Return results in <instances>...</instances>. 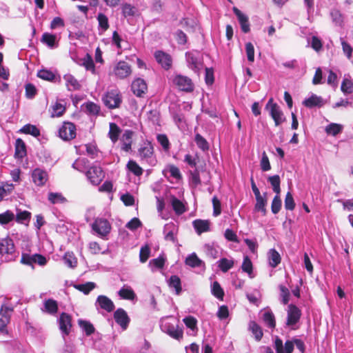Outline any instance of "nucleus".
<instances>
[{"label": "nucleus", "instance_id": "obj_1", "mask_svg": "<svg viewBox=\"0 0 353 353\" xmlns=\"http://www.w3.org/2000/svg\"><path fill=\"white\" fill-rule=\"evenodd\" d=\"M160 327L163 332L174 339L180 340L183 338V332L179 327V320L172 316L162 318Z\"/></svg>", "mask_w": 353, "mask_h": 353}, {"label": "nucleus", "instance_id": "obj_2", "mask_svg": "<svg viewBox=\"0 0 353 353\" xmlns=\"http://www.w3.org/2000/svg\"><path fill=\"white\" fill-rule=\"evenodd\" d=\"M294 345L296 346L297 349L303 353L305 351L304 342L299 339H292V340H288L283 345V341L279 337L276 336L274 341V347L276 353H292Z\"/></svg>", "mask_w": 353, "mask_h": 353}, {"label": "nucleus", "instance_id": "obj_3", "mask_svg": "<svg viewBox=\"0 0 353 353\" xmlns=\"http://www.w3.org/2000/svg\"><path fill=\"white\" fill-rule=\"evenodd\" d=\"M138 154L142 164H146L152 167L157 163V159L154 152V147L150 141H146L143 143L138 150Z\"/></svg>", "mask_w": 353, "mask_h": 353}, {"label": "nucleus", "instance_id": "obj_4", "mask_svg": "<svg viewBox=\"0 0 353 353\" xmlns=\"http://www.w3.org/2000/svg\"><path fill=\"white\" fill-rule=\"evenodd\" d=\"M0 256L3 261L8 262L16 258V248L13 240L10 237L0 239Z\"/></svg>", "mask_w": 353, "mask_h": 353}, {"label": "nucleus", "instance_id": "obj_5", "mask_svg": "<svg viewBox=\"0 0 353 353\" xmlns=\"http://www.w3.org/2000/svg\"><path fill=\"white\" fill-rule=\"evenodd\" d=\"M188 67L194 72L199 74L203 68V54L198 50H191L185 53Z\"/></svg>", "mask_w": 353, "mask_h": 353}, {"label": "nucleus", "instance_id": "obj_6", "mask_svg": "<svg viewBox=\"0 0 353 353\" xmlns=\"http://www.w3.org/2000/svg\"><path fill=\"white\" fill-rule=\"evenodd\" d=\"M265 110L274 120L275 126H279L285 121L286 119L282 110L276 103L274 102L272 98L270 99L265 105Z\"/></svg>", "mask_w": 353, "mask_h": 353}, {"label": "nucleus", "instance_id": "obj_7", "mask_svg": "<svg viewBox=\"0 0 353 353\" xmlns=\"http://www.w3.org/2000/svg\"><path fill=\"white\" fill-rule=\"evenodd\" d=\"M91 227L94 232L102 239H105L111 230L110 222L104 218H97Z\"/></svg>", "mask_w": 353, "mask_h": 353}, {"label": "nucleus", "instance_id": "obj_8", "mask_svg": "<svg viewBox=\"0 0 353 353\" xmlns=\"http://www.w3.org/2000/svg\"><path fill=\"white\" fill-rule=\"evenodd\" d=\"M85 175L88 181L94 185H98L105 177L102 168L97 165L91 166L85 172Z\"/></svg>", "mask_w": 353, "mask_h": 353}, {"label": "nucleus", "instance_id": "obj_9", "mask_svg": "<svg viewBox=\"0 0 353 353\" xmlns=\"http://www.w3.org/2000/svg\"><path fill=\"white\" fill-rule=\"evenodd\" d=\"M301 316V312L299 307L293 304L288 307L286 325L292 330H295L296 324L299 321Z\"/></svg>", "mask_w": 353, "mask_h": 353}, {"label": "nucleus", "instance_id": "obj_10", "mask_svg": "<svg viewBox=\"0 0 353 353\" xmlns=\"http://www.w3.org/2000/svg\"><path fill=\"white\" fill-rule=\"evenodd\" d=\"M104 104L109 108H118L121 103V99L118 90L108 91L103 97Z\"/></svg>", "mask_w": 353, "mask_h": 353}, {"label": "nucleus", "instance_id": "obj_11", "mask_svg": "<svg viewBox=\"0 0 353 353\" xmlns=\"http://www.w3.org/2000/svg\"><path fill=\"white\" fill-rule=\"evenodd\" d=\"M59 137L64 141L72 140L76 137V127L71 122H63L59 130Z\"/></svg>", "mask_w": 353, "mask_h": 353}, {"label": "nucleus", "instance_id": "obj_12", "mask_svg": "<svg viewBox=\"0 0 353 353\" xmlns=\"http://www.w3.org/2000/svg\"><path fill=\"white\" fill-rule=\"evenodd\" d=\"M174 84L181 90L192 92L194 90V84L191 79L181 74H176L173 79Z\"/></svg>", "mask_w": 353, "mask_h": 353}, {"label": "nucleus", "instance_id": "obj_13", "mask_svg": "<svg viewBox=\"0 0 353 353\" xmlns=\"http://www.w3.org/2000/svg\"><path fill=\"white\" fill-rule=\"evenodd\" d=\"M132 73L131 66L125 61L118 62L113 69V74L118 79H123Z\"/></svg>", "mask_w": 353, "mask_h": 353}, {"label": "nucleus", "instance_id": "obj_14", "mask_svg": "<svg viewBox=\"0 0 353 353\" xmlns=\"http://www.w3.org/2000/svg\"><path fill=\"white\" fill-rule=\"evenodd\" d=\"M185 264L192 268H198L199 272H204L206 268L205 262L199 259L195 252L186 256Z\"/></svg>", "mask_w": 353, "mask_h": 353}, {"label": "nucleus", "instance_id": "obj_15", "mask_svg": "<svg viewBox=\"0 0 353 353\" xmlns=\"http://www.w3.org/2000/svg\"><path fill=\"white\" fill-rule=\"evenodd\" d=\"M59 327L63 336L68 335L72 328V317L70 314L63 312L58 319Z\"/></svg>", "mask_w": 353, "mask_h": 353}, {"label": "nucleus", "instance_id": "obj_16", "mask_svg": "<svg viewBox=\"0 0 353 353\" xmlns=\"http://www.w3.org/2000/svg\"><path fill=\"white\" fill-rule=\"evenodd\" d=\"M31 177L36 185L43 186L48 180V174L45 170L37 168L32 171Z\"/></svg>", "mask_w": 353, "mask_h": 353}, {"label": "nucleus", "instance_id": "obj_17", "mask_svg": "<svg viewBox=\"0 0 353 353\" xmlns=\"http://www.w3.org/2000/svg\"><path fill=\"white\" fill-rule=\"evenodd\" d=\"M114 319L116 323L120 325L122 330H125L128 328L130 319L123 309L118 308L114 312Z\"/></svg>", "mask_w": 353, "mask_h": 353}, {"label": "nucleus", "instance_id": "obj_18", "mask_svg": "<svg viewBox=\"0 0 353 353\" xmlns=\"http://www.w3.org/2000/svg\"><path fill=\"white\" fill-rule=\"evenodd\" d=\"M66 110L65 103L63 100H57L52 103L49 108V112L52 118L60 117L63 116Z\"/></svg>", "mask_w": 353, "mask_h": 353}, {"label": "nucleus", "instance_id": "obj_19", "mask_svg": "<svg viewBox=\"0 0 353 353\" xmlns=\"http://www.w3.org/2000/svg\"><path fill=\"white\" fill-rule=\"evenodd\" d=\"M154 57L159 64L165 70H169L172 63V59L170 54L163 51L158 50L154 53Z\"/></svg>", "mask_w": 353, "mask_h": 353}, {"label": "nucleus", "instance_id": "obj_20", "mask_svg": "<svg viewBox=\"0 0 353 353\" xmlns=\"http://www.w3.org/2000/svg\"><path fill=\"white\" fill-rule=\"evenodd\" d=\"M131 89L136 96L141 97L145 94L148 90V86L143 79L138 78L132 81Z\"/></svg>", "mask_w": 353, "mask_h": 353}, {"label": "nucleus", "instance_id": "obj_21", "mask_svg": "<svg viewBox=\"0 0 353 353\" xmlns=\"http://www.w3.org/2000/svg\"><path fill=\"white\" fill-rule=\"evenodd\" d=\"M96 306L99 307L107 312H112L115 307L113 301L105 295L98 296L96 301Z\"/></svg>", "mask_w": 353, "mask_h": 353}, {"label": "nucleus", "instance_id": "obj_22", "mask_svg": "<svg viewBox=\"0 0 353 353\" xmlns=\"http://www.w3.org/2000/svg\"><path fill=\"white\" fill-rule=\"evenodd\" d=\"M178 226L173 222L166 223L163 228L164 238L166 241L175 242Z\"/></svg>", "mask_w": 353, "mask_h": 353}, {"label": "nucleus", "instance_id": "obj_23", "mask_svg": "<svg viewBox=\"0 0 353 353\" xmlns=\"http://www.w3.org/2000/svg\"><path fill=\"white\" fill-rule=\"evenodd\" d=\"M232 10L238 19L242 32L244 33L249 32L250 28L248 16L236 7H234Z\"/></svg>", "mask_w": 353, "mask_h": 353}, {"label": "nucleus", "instance_id": "obj_24", "mask_svg": "<svg viewBox=\"0 0 353 353\" xmlns=\"http://www.w3.org/2000/svg\"><path fill=\"white\" fill-rule=\"evenodd\" d=\"M12 309L6 305H2L0 310V331L3 332L7 324L10 322Z\"/></svg>", "mask_w": 353, "mask_h": 353}, {"label": "nucleus", "instance_id": "obj_25", "mask_svg": "<svg viewBox=\"0 0 353 353\" xmlns=\"http://www.w3.org/2000/svg\"><path fill=\"white\" fill-rule=\"evenodd\" d=\"M63 80L68 91H75L81 89L80 82L71 74L68 73L63 75Z\"/></svg>", "mask_w": 353, "mask_h": 353}, {"label": "nucleus", "instance_id": "obj_26", "mask_svg": "<svg viewBox=\"0 0 353 353\" xmlns=\"http://www.w3.org/2000/svg\"><path fill=\"white\" fill-rule=\"evenodd\" d=\"M330 17L335 27L342 28L344 26L345 17L338 9L333 8L330 12Z\"/></svg>", "mask_w": 353, "mask_h": 353}, {"label": "nucleus", "instance_id": "obj_27", "mask_svg": "<svg viewBox=\"0 0 353 353\" xmlns=\"http://www.w3.org/2000/svg\"><path fill=\"white\" fill-rule=\"evenodd\" d=\"M133 132L130 130H126L123 132L121 138V148L125 152H128L131 150L132 143Z\"/></svg>", "mask_w": 353, "mask_h": 353}, {"label": "nucleus", "instance_id": "obj_28", "mask_svg": "<svg viewBox=\"0 0 353 353\" xmlns=\"http://www.w3.org/2000/svg\"><path fill=\"white\" fill-rule=\"evenodd\" d=\"M79 64L85 68L87 71L96 74V68L92 56L87 53L83 58L79 60Z\"/></svg>", "mask_w": 353, "mask_h": 353}, {"label": "nucleus", "instance_id": "obj_29", "mask_svg": "<svg viewBox=\"0 0 353 353\" xmlns=\"http://www.w3.org/2000/svg\"><path fill=\"white\" fill-rule=\"evenodd\" d=\"M41 41L50 48L58 46L59 40L56 34L49 32H44L41 37Z\"/></svg>", "mask_w": 353, "mask_h": 353}, {"label": "nucleus", "instance_id": "obj_30", "mask_svg": "<svg viewBox=\"0 0 353 353\" xmlns=\"http://www.w3.org/2000/svg\"><path fill=\"white\" fill-rule=\"evenodd\" d=\"M119 296L125 300L134 301L137 299V295L132 288L127 285H124L118 292Z\"/></svg>", "mask_w": 353, "mask_h": 353}, {"label": "nucleus", "instance_id": "obj_31", "mask_svg": "<svg viewBox=\"0 0 353 353\" xmlns=\"http://www.w3.org/2000/svg\"><path fill=\"white\" fill-rule=\"evenodd\" d=\"M267 257L268 264L272 268H276L281 261L280 254L274 248L270 249L268 252Z\"/></svg>", "mask_w": 353, "mask_h": 353}, {"label": "nucleus", "instance_id": "obj_32", "mask_svg": "<svg viewBox=\"0 0 353 353\" xmlns=\"http://www.w3.org/2000/svg\"><path fill=\"white\" fill-rule=\"evenodd\" d=\"M192 225L198 234L210 230V223L208 220L196 219L192 222Z\"/></svg>", "mask_w": 353, "mask_h": 353}, {"label": "nucleus", "instance_id": "obj_33", "mask_svg": "<svg viewBox=\"0 0 353 353\" xmlns=\"http://www.w3.org/2000/svg\"><path fill=\"white\" fill-rule=\"evenodd\" d=\"M169 288L173 290L176 295H179L182 291L181 281L176 275H172L167 281Z\"/></svg>", "mask_w": 353, "mask_h": 353}, {"label": "nucleus", "instance_id": "obj_34", "mask_svg": "<svg viewBox=\"0 0 353 353\" xmlns=\"http://www.w3.org/2000/svg\"><path fill=\"white\" fill-rule=\"evenodd\" d=\"M303 104L307 108H313L315 106L321 107L323 105V100L321 97L316 94H312L310 97L305 99Z\"/></svg>", "mask_w": 353, "mask_h": 353}, {"label": "nucleus", "instance_id": "obj_35", "mask_svg": "<svg viewBox=\"0 0 353 353\" xmlns=\"http://www.w3.org/2000/svg\"><path fill=\"white\" fill-rule=\"evenodd\" d=\"M185 326L190 329V332H188V334L195 335L197 332V321L196 319L192 316H186L183 319Z\"/></svg>", "mask_w": 353, "mask_h": 353}, {"label": "nucleus", "instance_id": "obj_36", "mask_svg": "<svg viewBox=\"0 0 353 353\" xmlns=\"http://www.w3.org/2000/svg\"><path fill=\"white\" fill-rule=\"evenodd\" d=\"M170 202L172 208L176 214H182L186 211L187 209L183 202L178 199L175 196L171 197Z\"/></svg>", "mask_w": 353, "mask_h": 353}, {"label": "nucleus", "instance_id": "obj_37", "mask_svg": "<svg viewBox=\"0 0 353 353\" xmlns=\"http://www.w3.org/2000/svg\"><path fill=\"white\" fill-rule=\"evenodd\" d=\"M267 193H263V195L256 196V204L254 209L256 211L261 212L263 215L266 214L265 205L267 204Z\"/></svg>", "mask_w": 353, "mask_h": 353}, {"label": "nucleus", "instance_id": "obj_38", "mask_svg": "<svg viewBox=\"0 0 353 353\" xmlns=\"http://www.w3.org/2000/svg\"><path fill=\"white\" fill-rule=\"evenodd\" d=\"M42 310L52 315L55 314L58 310L57 302L51 299L46 300Z\"/></svg>", "mask_w": 353, "mask_h": 353}, {"label": "nucleus", "instance_id": "obj_39", "mask_svg": "<svg viewBox=\"0 0 353 353\" xmlns=\"http://www.w3.org/2000/svg\"><path fill=\"white\" fill-rule=\"evenodd\" d=\"M26 155V149L25 143L21 139H17L15 142L14 156L17 158L22 159Z\"/></svg>", "mask_w": 353, "mask_h": 353}, {"label": "nucleus", "instance_id": "obj_40", "mask_svg": "<svg viewBox=\"0 0 353 353\" xmlns=\"http://www.w3.org/2000/svg\"><path fill=\"white\" fill-rule=\"evenodd\" d=\"M14 218L17 222L27 225L30 220L31 213L26 210H17Z\"/></svg>", "mask_w": 353, "mask_h": 353}, {"label": "nucleus", "instance_id": "obj_41", "mask_svg": "<svg viewBox=\"0 0 353 353\" xmlns=\"http://www.w3.org/2000/svg\"><path fill=\"white\" fill-rule=\"evenodd\" d=\"M217 264L218 267L223 272H227L234 266V261L233 259L222 258L217 261Z\"/></svg>", "mask_w": 353, "mask_h": 353}, {"label": "nucleus", "instance_id": "obj_42", "mask_svg": "<svg viewBox=\"0 0 353 353\" xmlns=\"http://www.w3.org/2000/svg\"><path fill=\"white\" fill-rule=\"evenodd\" d=\"M97 21L99 22V30L100 34H103L109 28L108 19L104 14L99 13L97 16Z\"/></svg>", "mask_w": 353, "mask_h": 353}, {"label": "nucleus", "instance_id": "obj_43", "mask_svg": "<svg viewBox=\"0 0 353 353\" xmlns=\"http://www.w3.org/2000/svg\"><path fill=\"white\" fill-rule=\"evenodd\" d=\"M241 269H242L243 272H244L248 274L250 278L254 277V274H253V271H252L253 270L252 263L250 259L248 256H245L243 258V263L241 265Z\"/></svg>", "mask_w": 353, "mask_h": 353}, {"label": "nucleus", "instance_id": "obj_44", "mask_svg": "<svg viewBox=\"0 0 353 353\" xmlns=\"http://www.w3.org/2000/svg\"><path fill=\"white\" fill-rule=\"evenodd\" d=\"M263 320L265 325L270 328L273 329L275 327V318L274 314L271 311L266 310L263 312Z\"/></svg>", "mask_w": 353, "mask_h": 353}, {"label": "nucleus", "instance_id": "obj_45", "mask_svg": "<svg viewBox=\"0 0 353 353\" xmlns=\"http://www.w3.org/2000/svg\"><path fill=\"white\" fill-rule=\"evenodd\" d=\"M120 132L121 130L116 123H110V130L108 132V136L113 143H116L118 141Z\"/></svg>", "mask_w": 353, "mask_h": 353}, {"label": "nucleus", "instance_id": "obj_46", "mask_svg": "<svg viewBox=\"0 0 353 353\" xmlns=\"http://www.w3.org/2000/svg\"><path fill=\"white\" fill-rule=\"evenodd\" d=\"M343 129L342 125L332 123L325 127V132L327 134L336 136L342 132Z\"/></svg>", "mask_w": 353, "mask_h": 353}, {"label": "nucleus", "instance_id": "obj_47", "mask_svg": "<svg viewBox=\"0 0 353 353\" xmlns=\"http://www.w3.org/2000/svg\"><path fill=\"white\" fill-rule=\"evenodd\" d=\"M74 287L83 294H88L90 291L96 288V284L94 282H87L83 284H76Z\"/></svg>", "mask_w": 353, "mask_h": 353}, {"label": "nucleus", "instance_id": "obj_48", "mask_svg": "<svg viewBox=\"0 0 353 353\" xmlns=\"http://www.w3.org/2000/svg\"><path fill=\"white\" fill-rule=\"evenodd\" d=\"M206 255L212 259H215L219 256L218 247L214 244H206L204 246Z\"/></svg>", "mask_w": 353, "mask_h": 353}, {"label": "nucleus", "instance_id": "obj_49", "mask_svg": "<svg viewBox=\"0 0 353 353\" xmlns=\"http://www.w3.org/2000/svg\"><path fill=\"white\" fill-rule=\"evenodd\" d=\"M127 168L135 176H139L143 174V169L133 160H130L127 163Z\"/></svg>", "mask_w": 353, "mask_h": 353}, {"label": "nucleus", "instance_id": "obj_50", "mask_svg": "<svg viewBox=\"0 0 353 353\" xmlns=\"http://www.w3.org/2000/svg\"><path fill=\"white\" fill-rule=\"evenodd\" d=\"M249 328L252 331L256 341H260L263 337V333L261 327L254 321H251L249 324Z\"/></svg>", "mask_w": 353, "mask_h": 353}, {"label": "nucleus", "instance_id": "obj_51", "mask_svg": "<svg viewBox=\"0 0 353 353\" xmlns=\"http://www.w3.org/2000/svg\"><path fill=\"white\" fill-rule=\"evenodd\" d=\"M20 132L27 134H31L35 137L40 135V130L35 126L31 124L25 125L21 130Z\"/></svg>", "mask_w": 353, "mask_h": 353}, {"label": "nucleus", "instance_id": "obj_52", "mask_svg": "<svg viewBox=\"0 0 353 353\" xmlns=\"http://www.w3.org/2000/svg\"><path fill=\"white\" fill-rule=\"evenodd\" d=\"M165 258L163 256H159V257L151 260L149 262V266L150 267L152 272L155 271L157 269L163 268L165 264Z\"/></svg>", "mask_w": 353, "mask_h": 353}, {"label": "nucleus", "instance_id": "obj_53", "mask_svg": "<svg viewBox=\"0 0 353 353\" xmlns=\"http://www.w3.org/2000/svg\"><path fill=\"white\" fill-rule=\"evenodd\" d=\"M212 294L218 299L223 300L224 292L220 284L217 281L213 282L211 286Z\"/></svg>", "mask_w": 353, "mask_h": 353}, {"label": "nucleus", "instance_id": "obj_54", "mask_svg": "<svg viewBox=\"0 0 353 353\" xmlns=\"http://www.w3.org/2000/svg\"><path fill=\"white\" fill-rule=\"evenodd\" d=\"M79 327L85 332L87 335H90L94 332V327L93 325L85 320L79 319L78 321Z\"/></svg>", "mask_w": 353, "mask_h": 353}, {"label": "nucleus", "instance_id": "obj_55", "mask_svg": "<svg viewBox=\"0 0 353 353\" xmlns=\"http://www.w3.org/2000/svg\"><path fill=\"white\" fill-rule=\"evenodd\" d=\"M268 181L270 183L273 191L276 194H279L281 192L280 183L281 180L279 175H274L268 178Z\"/></svg>", "mask_w": 353, "mask_h": 353}, {"label": "nucleus", "instance_id": "obj_56", "mask_svg": "<svg viewBox=\"0 0 353 353\" xmlns=\"http://www.w3.org/2000/svg\"><path fill=\"white\" fill-rule=\"evenodd\" d=\"M48 199L52 204L63 203L66 201L63 195L58 192H50Z\"/></svg>", "mask_w": 353, "mask_h": 353}, {"label": "nucleus", "instance_id": "obj_57", "mask_svg": "<svg viewBox=\"0 0 353 353\" xmlns=\"http://www.w3.org/2000/svg\"><path fill=\"white\" fill-rule=\"evenodd\" d=\"M341 91L345 94L353 92V81L348 78H344L341 83Z\"/></svg>", "mask_w": 353, "mask_h": 353}, {"label": "nucleus", "instance_id": "obj_58", "mask_svg": "<svg viewBox=\"0 0 353 353\" xmlns=\"http://www.w3.org/2000/svg\"><path fill=\"white\" fill-rule=\"evenodd\" d=\"M14 214L10 211L7 210L3 213L0 214V224L5 225L14 219Z\"/></svg>", "mask_w": 353, "mask_h": 353}, {"label": "nucleus", "instance_id": "obj_59", "mask_svg": "<svg viewBox=\"0 0 353 353\" xmlns=\"http://www.w3.org/2000/svg\"><path fill=\"white\" fill-rule=\"evenodd\" d=\"M88 160L84 158L77 159L72 164V168L80 172H84L87 168Z\"/></svg>", "mask_w": 353, "mask_h": 353}, {"label": "nucleus", "instance_id": "obj_60", "mask_svg": "<svg viewBox=\"0 0 353 353\" xmlns=\"http://www.w3.org/2000/svg\"><path fill=\"white\" fill-rule=\"evenodd\" d=\"M157 141L162 146L165 151H168L170 148V143L168 137L164 134H158L157 137Z\"/></svg>", "mask_w": 353, "mask_h": 353}, {"label": "nucleus", "instance_id": "obj_61", "mask_svg": "<svg viewBox=\"0 0 353 353\" xmlns=\"http://www.w3.org/2000/svg\"><path fill=\"white\" fill-rule=\"evenodd\" d=\"M63 261L69 268L77 266V261L72 253L66 252L63 256Z\"/></svg>", "mask_w": 353, "mask_h": 353}, {"label": "nucleus", "instance_id": "obj_62", "mask_svg": "<svg viewBox=\"0 0 353 353\" xmlns=\"http://www.w3.org/2000/svg\"><path fill=\"white\" fill-rule=\"evenodd\" d=\"M195 142L197 146L203 151L208 150L209 148L208 143L207 141L199 134L195 135Z\"/></svg>", "mask_w": 353, "mask_h": 353}, {"label": "nucleus", "instance_id": "obj_63", "mask_svg": "<svg viewBox=\"0 0 353 353\" xmlns=\"http://www.w3.org/2000/svg\"><path fill=\"white\" fill-rule=\"evenodd\" d=\"M37 76L44 80L52 81L54 79V74L48 70H41L38 72Z\"/></svg>", "mask_w": 353, "mask_h": 353}, {"label": "nucleus", "instance_id": "obj_64", "mask_svg": "<svg viewBox=\"0 0 353 353\" xmlns=\"http://www.w3.org/2000/svg\"><path fill=\"white\" fill-rule=\"evenodd\" d=\"M85 111L92 115H97L100 111L99 105L92 102H88L85 104Z\"/></svg>", "mask_w": 353, "mask_h": 353}]
</instances>
